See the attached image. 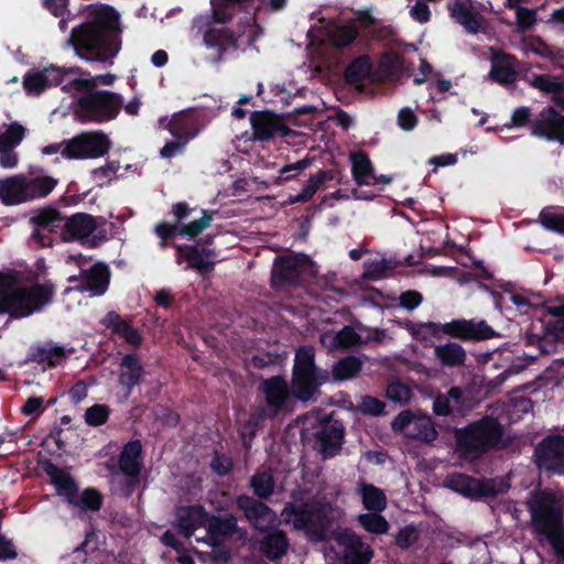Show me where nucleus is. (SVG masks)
<instances>
[{
  "label": "nucleus",
  "instance_id": "obj_1",
  "mask_svg": "<svg viewBox=\"0 0 564 564\" xmlns=\"http://www.w3.org/2000/svg\"><path fill=\"white\" fill-rule=\"evenodd\" d=\"M88 21L72 30L69 44L86 62L110 63L121 48L118 34L112 32L118 15L112 8L93 4L87 9Z\"/></svg>",
  "mask_w": 564,
  "mask_h": 564
},
{
  "label": "nucleus",
  "instance_id": "obj_2",
  "mask_svg": "<svg viewBox=\"0 0 564 564\" xmlns=\"http://www.w3.org/2000/svg\"><path fill=\"white\" fill-rule=\"evenodd\" d=\"M57 181L48 175L15 174L0 178V202L6 206H17L46 197Z\"/></svg>",
  "mask_w": 564,
  "mask_h": 564
},
{
  "label": "nucleus",
  "instance_id": "obj_3",
  "mask_svg": "<svg viewBox=\"0 0 564 564\" xmlns=\"http://www.w3.org/2000/svg\"><path fill=\"white\" fill-rule=\"evenodd\" d=\"M529 505L536 529L564 558L562 502L550 494L541 492L534 495Z\"/></svg>",
  "mask_w": 564,
  "mask_h": 564
},
{
  "label": "nucleus",
  "instance_id": "obj_4",
  "mask_svg": "<svg viewBox=\"0 0 564 564\" xmlns=\"http://www.w3.org/2000/svg\"><path fill=\"white\" fill-rule=\"evenodd\" d=\"M53 290L50 285L11 283L8 292L0 297V313L13 317H25L42 310L50 303Z\"/></svg>",
  "mask_w": 564,
  "mask_h": 564
},
{
  "label": "nucleus",
  "instance_id": "obj_5",
  "mask_svg": "<svg viewBox=\"0 0 564 564\" xmlns=\"http://www.w3.org/2000/svg\"><path fill=\"white\" fill-rule=\"evenodd\" d=\"M502 434L500 424L495 419H484L456 432L459 448L477 457L496 445Z\"/></svg>",
  "mask_w": 564,
  "mask_h": 564
},
{
  "label": "nucleus",
  "instance_id": "obj_6",
  "mask_svg": "<svg viewBox=\"0 0 564 564\" xmlns=\"http://www.w3.org/2000/svg\"><path fill=\"white\" fill-rule=\"evenodd\" d=\"M313 347H302L296 351L293 368L292 392L300 400H310L326 375L318 373L314 365Z\"/></svg>",
  "mask_w": 564,
  "mask_h": 564
},
{
  "label": "nucleus",
  "instance_id": "obj_7",
  "mask_svg": "<svg viewBox=\"0 0 564 564\" xmlns=\"http://www.w3.org/2000/svg\"><path fill=\"white\" fill-rule=\"evenodd\" d=\"M122 99L111 91H98L78 99L74 110L75 117L83 121H108L117 117Z\"/></svg>",
  "mask_w": 564,
  "mask_h": 564
},
{
  "label": "nucleus",
  "instance_id": "obj_8",
  "mask_svg": "<svg viewBox=\"0 0 564 564\" xmlns=\"http://www.w3.org/2000/svg\"><path fill=\"white\" fill-rule=\"evenodd\" d=\"M45 471L50 476L51 481L56 487L57 492L61 496H64L68 503L72 505L75 509L78 511L99 510L101 506V497L96 490L86 489L82 492H78L70 476L53 464H47L45 466Z\"/></svg>",
  "mask_w": 564,
  "mask_h": 564
},
{
  "label": "nucleus",
  "instance_id": "obj_9",
  "mask_svg": "<svg viewBox=\"0 0 564 564\" xmlns=\"http://www.w3.org/2000/svg\"><path fill=\"white\" fill-rule=\"evenodd\" d=\"M111 141L102 131L83 132L68 140L69 160H87L104 156L109 152Z\"/></svg>",
  "mask_w": 564,
  "mask_h": 564
},
{
  "label": "nucleus",
  "instance_id": "obj_10",
  "mask_svg": "<svg viewBox=\"0 0 564 564\" xmlns=\"http://www.w3.org/2000/svg\"><path fill=\"white\" fill-rule=\"evenodd\" d=\"M313 262L303 253H291L279 258L272 270V282L281 286L284 282L293 283L306 272H313Z\"/></svg>",
  "mask_w": 564,
  "mask_h": 564
},
{
  "label": "nucleus",
  "instance_id": "obj_11",
  "mask_svg": "<svg viewBox=\"0 0 564 564\" xmlns=\"http://www.w3.org/2000/svg\"><path fill=\"white\" fill-rule=\"evenodd\" d=\"M333 509L330 506H323L315 509L311 505L296 506L290 503L283 509L281 517L285 524L292 525L295 530L306 529L308 525H317L326 518Z\"/></svg>",
  "mask_w": 564,
  "mask_h": 564
},
{
  "label": "nucleus",
  "instance_id": "obj_12",
  "mask_svg": "<svg viewBox=\"0 0 564 564\" xmlns=\"http://www.w3.org/2000/svg\"><path fill=\"white\" fill-rule=\"evenodd\" d=\"M535 457L539 468L555 473H563L564 438L562 436L545 438L536 448Z\"/></svg>",
  "mask_w": 564,
  "mask_h": 564
},
{
  "label": "nucleus",
  "instance_id": "obj_13",
  "mask_svg": "<svg viewBox=\"0 0 564 564\" xmlns=\"http://www.w3.org/2000/svg\"><path fill=\"white\" fill-rule=\"evenodd\" d=\"M97 228V223L91 215L76 214L64 224L62 237L65 241L78 240L95 246L96 237H91Z\"/></svg>",
  "mask_w": 564,
  "mask_h": 564
},
{
  "label": "nucleus",
  "instance_id": "obj_14",
  "mask_svg": "<svg viewBox=\"0 0 564 564\" xmlns=\"http://www.w3.org/2000/svg\"><path fill=\"white\" fill-rule=\"evenodd\" d=\"M250 122L253 135L260 141H265L276 135L285 137L290 133V129L284 124L283 120L269 111H257L250 116Z\"/></svg>",
  "mask_w": 564,
  "mask_h": 564
},
{
  "label": "nucleus",
  "instance_id": "obj_15",
  "mask_svg": "<svg viewBox=\"0 0 564 564\" xmlns=\"http://www.w3.org/2000/svg\"><path fill=\"white\" fill-rule=\"evenodd\" d=\"M441 330L462 340H481L492 337L494 330L484 321H453L441 324Z\"/></svg>",
  "mask_w": 564,
  "mask_h": 564
},
{
  "label": "nucleus",
  "instance_id": "obj_16",
  "mask_svg": "<svg viewBox=\"0 0 564 564\" xmlns=\"http://www.w3.org/2000/svg\"><path fill=\"white\" fill-rule=\"evenodd\" d=\"M337 541L343 549L347 564H368L373 555L369 544L365 543L357 534L345 530L337 535Z\"/></svg>",
  "mask_w": 564,
  "mask_h": 564
},
{
  "label": "nucleus",
  "instance_id": "obj_17",
  "mask_svg": "<svg viewBox=\"0 0 564 564\" xmlns=\"http://www.w3.org/2000/svg\"><path fill=\"white\" fill-rule=\"evenodd\" d=\"M447 8L451 18L468 33L476 34L480 30L484 18L476 11L471 0H449Z\"/></svg>",
  "mask_w": 564,
  "mask_h": 564
},
{
  "label": "nucleus",
  "instance_id": "obj_18",
  "mask_svg": "<svg viewBox=\"0 0 564 564\" xmlns=\"http://www.w3.org/2000/svg\"><path fill=\"white\" fill-rule=\"evenodd\" d=\"M237 502L239 508L243 510L246 518L256 529L265 531L275 524V513L264 503L247 496L239 497Z\"/></svg>",
  "mask_w": 564,
  "mask_h": 564
},
{
  "label": "nucleus",
  "instance_id": "obj_19",
  "mask_svg": "<svg viewBox=\"0 0 564 564\" xmlns=\"http://www.w3.org/2000/svg\"><path fill=\"white\" fill-rule=\"evenodd\" d=\"M533 134L564 143V117L552 109L543 111L533 124Z\"/></svg>",
  "mask_w": 564,
  "mask_h": 564
},
{
  "label": "nucleus",
  "instance_id": "obj_20",
  "mask_svg": "<svg viewBox=\"0 0 564 564\" xmlns=\"http://www.w3.org/2000/svg\"><path fill=\"white\" fill-rule=\"evenodd\" d=\"M343 427L338 422H325L317 432L316 446L324 457L335 455L341 444Z\"/></svg>",
  "mask_w": 564,
  "mask_h": 564
},
{
  "label": "nucleus",
  "instance_id": "obj_21",
  "mask_svg": "<svg viewBox=\"0 0 564 564\" xmlns=\"http://www.w3.org/2000/svg\"><path fill=\"white\" fill-rule=\"evenodd\" d=\"M160 126L169 130L173 137L181 138L185 141H189L198 133L195 119L187 112H178L169 119H161Z\"/></svg>",
  "mask_w": 564,
  "mask_h": 564
},
{
  "label": "nucleus",
  "instance_id": "obj_22",
  "mask_svg": "<svg viewBox=\"0 0 564 564\" xmlns=\"http://www.w3.org/2000/svg\"><path fill=\"white\" fill-rule=\"evenodd\" d=\"M83 284L78 288L82 292H89L91 296L106 292L109 283V271L106 265L94 264L89 270L80 274Z\"/></svg>",
  "mask_w": 564,
  "mask_h": 564
},
{
  "label": "nucleus",
  "instance_id": "obj_23",
  "mask_svg": "<svg viewBox=\"0 0 564 564\" xmlns=\"http://www.w3.org/2000/svg\"><path fill=\"white\" fill-rule=\"evenodd\" d=\"M208 513L202 507H182L177 510L176 524L186 538L197 528H206Z\"/></svg>",
  "mask_w": 564,
  "mask_h": 564
},
{
  "label": "nucleus",
  "instance_id": "obj_24",
  "mask_svg": "<svg viewBox=\"0 0 564 564\" xmlns=\"http://www.w3.org/2000/svg\"><path fill=\"white\" fill-rule=\"evenodd\" d=\"M364 334L361 328L356 332L355 328L346 326L339 332H326L321 335V344L328 349L349 348L362 344Z\"/></svg>",
  "mask_w": 564,
  "mask_h": 564
},
{
  "label": "nucleus",
  "instance_id": "obj_25",
  "mask_svg": "<svg viewBox=\"0 0 564 564\" xmlns=\"http://www.w3.org/2000/svg\"><path fill=\"white\" fill-rule=\"evenodd\" d=\"M489 77L499 84H511L517 78L514 59L512 56L494 51Z\"/></svg>",
  "mask_w": 564,
  "mask_h": 564
},
{
  "label": "nucleus",
  "instance_id": "obj_26",
  "mask_svg": "<svg viewBox=\"0 0 564 564\" xmlns=\"http://www.w3.org/2000/svg\"><path fill=\"white\" fill-rule=\"evenodd\" d=\"M57 75L54 85L62 86L67 91L87 90L90 80L88 76L78 67L61 68L54 67Z\"/></svg>",
  "mask_w": 564,
  "mask_h": 564
},
{
  "label": "nucleus",
  "instance_id": "obj_27",
  "mask_svg": "<svg viewBox=\"0 0 564 564\" xmlns=\"http://www.w3.org/2000/svg\"><path fill=\"white\" fill-rule=\"evenodd\" d=\"M143 375V368L134 355H127L120 364L119 384L124 389L128 398L131 389L137 386Z\"/></svg>",
  "mask_w": 564,
  "mask_h": 564
},
{
  "label": "nucleus",
  "instance_id": "obj_28",
  "mask_svg": "<svg viewBox=\"0 0 564 564\" xmlns=\"http://www.w3.org/2000/svg\"><path fill=\"white\" fill-rule=\"evenodd\" d=\"M237 527V521L234 517H227L225 519L209 517L207 521V535L198 541L207 543L212 546H216L219 544V536H225L235 532Z\"/></svg>",
  "mask_w": 564,
  "mask_h": 564
},
{
  "label": "nucleus",
  "instance_id": "obj_29",
  "mask_svg": "<svg viewBox=\"0 0 564 564\" xmlns=\"http://www.w3.org/2000/svg\"><path fill=\"white\" fill-rule=\"evenodd\" d=\"M261 390L265 395L267 403L274 408L282 406L290 395L288 382L281 377L264 380Z\"/></svg>",
  "mask_w": 564,
  "mask_h": 564
},
{
  "label": "nucleus",
  "instance_id": "obj_30",
  "mask_svg": "<svg viewBox=\"0 0 564 564\" xmlns=\"http://www.w3.org/2000/svg\"><path fill=\"white\" fill-rule=\"evenodd\" d=\"M57 73L54 67L28 73L23 78V86L28 94H40L47 87L54 86Z\"/></svg>",
  "mask_w": 564,
  "mask_h": 564
},
{
  "label": "nucleus",
  "instance_id": "obj_31",
  "mask_svg": "<svg viewBox=\"0 0 564 564\" xmlns=\"http://www.w3.org/2000/svg\"><path fill=\"white\" fill-rule=\"evenodd\" d=\"M354 178L358 185H375L377 176L373 174L372 164L369 158L361 153L350 155Z\"/></svg>",
  "mask_w": 564,
  "mask_h": 564
},
{
  "label": "nucleus",
  "instance_id": "obj_32",
  "mask_svg": "<svg viewBox=\"0 0 564 564\" xmlns=\"http://www.w3.org/2000/svg\"><path fill=\"white\" fill-rule=\"evenodd\" d=\"M445 485L452 490L470 498L484 494L482 485L477 479L460 474L448 476L445 480Z\"/></svg>",
  "mask_w": 564,
  "mask_h": 564
},
{
  "label": "nucleus",
  "instance_id": "obj_33",
  "mask_svg": "<svg viewBox=\"0 0 564 564\" xmlns=\"http://www.w3.org/2000/svg\"><path fill=\"white\" fill-rule=\"evenodd\" d=\"M357 492L361 497L364 507L367 510L381 512L387 507V499L383 491L373 485L359 484Z\"/></svg>",
  "mask_w": 564,
  "mask_h": 564
},
{
  "label": "nucleus",
  "instance_id": "obj_34",
  "mask_svg": "<svg viewBox=\"0 0 564 564\" xmlns=\"http://www.w3.org/2000/svg\"><path fill=\"white\" fill-rule=\"evenodd\" d=\"M141 443L139 441L129 442L122 449L119 459V466L122 473L134 476L140 469Z\"/></svg>",
  "mask_w": 564,
  "mask_h": 564
},
{
  "label": "nucleus",
  "instance_id": "obj_35",
  "mask_svg": "<svg viewBox=\"0 0 564 564\" xmlns=\"http://www.w3.org/2000/svg\"><path fill=\"white\" fill-rule=\"evenodd\" d=\"M434 352L440 362L447 367L463 365L466 358L464 348L456 343L438 345L435 347Z\"/></svg>",
  "mask_w": 564,
  "mask_h": 564
},
{
  "label": "nucleus",
  "instance_id": "obj_36",
  "mask_svg": "<svg viewBox=\"0 0 564 564\" xmlns=\"http://www.w3.org/2000/svg\"><path fill=\"white\" fill-rule=\"evenodd\" d=\"M104 324L107 327H111L115 333L120 335L123 339H126L129 344L133 346H138L141 343V337L139 333L128 325L121 317L116 313H109L104 318Z\"/></svg>",
  "mask_w": 564,
  "mask_h": 564
},
{
  "label": "nucleus",
  "instance_id": "obj_37",
  "mask_svg": "<svg viewBox=\"0 0 564 564\" xmlns=\"http://www.w3.org/2000/svg\"><path fill=\"white\" fill-rule=\"evenodd\" d=\"M398 324L405 328L415 339L427 340L432 337H437L441 330V324L433 322L429 323H414L411 321L398 322Z\"/></svg>",
  "mask_w": 564,
  "mask_h": 564
},
{
  "label": "nucleus",
  "instance_id": "obj_38",
  "mask_svg": "<svg viewBox=\"0 0 564 564\" xmlns=\"http://www.w3.org/2000/svg\"><path fill=\"white\" fill-rule=\"evenodd\" d=\"M288 541L284 534L276 532L269 534L261 542V552L270 560L282 556L288 550Z\"/></svg>",
  "mask_w": 564,
  "mask_h": 564
},
{
  "label": "nucleus",
  "instance_id": "obj_39",
  "mask_svg": "<svg viewBox=\"0 0 564 564\" xmlns=\"http://www.w3.org/2000/svg\"><path fill=\"white\" fill-rule=\"evenodd\" d=\"M62 217L59 213L53 208H42L31 214L30 223L37 229L54 230L59 227Z\"/></svg>",
  "mask_w": 564,
  "mask_h": 564
},
{
  "label": "nucleus",
  "instance_id": "obj_40",
  "mask_svg": "<svg viewBox=\"0 0 564 564\" xmlns=\"http://www.w3.org/2000/svg\"><path fill=\"white\" fill-rule=\"evenodd\" d=\"M530 85L542 93L553 96L564 94V79L557 76L549 74L539 75L530 82Z\"/></svg>",
  "mask_w": 564,
  "mask_h": 564
},
{
  "label": "nucleus",
  "instance_id": "obj_41",
  "mask_svg": "<svg viewBox=\"0 0 564 564\" xmlns=\"http://www.w3.org/2000/svg\"><path fill=\"white\" fill-rule=\"evenodd\" d=\"M361 360L357 357H346L339 360L333 368V376L336 380H348L354 378L361 370Z\"/></svg>",
  "mask_w": 564,
  "mask_h": 564
},
{
  "label": "nucleus",
  "instance_id": "obj_42",
  "mask_svg": "<svg viewBox=\"0 0 564 564\" xmlns=\"http://www.w3.org/2000/svg\"><path fill=\"white\" fill-rule=\"evenodd\" d=\"M371 70V63L368 57L360 56L348 65L345 72L347 82L359 84L365 80Z\"/></svg>",
  "mask_w": 564,
  "mask_h": 564
},
{
  "label": "nucleus",
  "instance_id": "obj_43",
  "mask_svg": "<svg viewBox=\"0 0 564 564\" xmlns=\"http://www.w3.org/2000/svg\"><path fill=\"white\" fill-rule=\"evenodd\" d=\"M414 433L409 437L419 438L424 442H433L437 437V432L433 425L431 417L422 414H417L414 424Z\"/></svg>",
  "mask_w": 564,
  "mask_h": 564
},
{
  "label": "nucleus",
  "instance_id": "obj_44",
  "mask_svg": "<svg viewBox=\"0 0 564 564\" xmlns=\"http://www.w3.org/2000/svg\"><path fill=\"white\" fill-rule=\"evenodd\" d=\"M328 36L334 46L344 47L356 39L357 30L351 24L335 25L329 30Z\"/></svg>",
  "mask_w": 564,
  "mask_h": 564
},
{
  "label": "nucleus",
  "instance_id": "obj_45",
  "mask_svg": "<svg viewBox=\"0 0 564 564\" xmlns=\"http://www.w3.org/2000/svg\"><path fill=\"white\" fill-rule=\"evenodd\" d=\"M327 178H328V173L324 172V171H321V172L312 175L307 180V183L304 185L302 191L297 195L290 197V202L291 203H300V202L308 200L317 192L319 186Z\"/></svg>",
  "mask_w": 564,
  "mask_h": 564
},
{
  "label": "nucleus",
  "instance_id": "obj_46",
  "mask_svg": "<svg viewBox=\"0 0 564 564\" xmlns=\"http://www.w3.org/2000/svg\"><path fill=\"white\" fill-rule=\"evenodd\" d=\"M359 523L371 533L383 534L389 530L388 521L378 512L365 513L358 517Z\"/></svg>",
  "mask_w": 564,
  "mask_h": 564
},
{
  "label": "nucleus",
  "instance_id": "obj_47",
  "mask_svg": "<svg viewBox=\"0 0 564 564\" xmlns=\"http://www.w3.org/2000/svg\"><path fill=\"white\" fill-rule=\"evenodd\" d=\"M525 52H532L536 55L550 58L552 61H557L563 57L560 51L554 47L541 42L538 39H531L524 43Z\"/></svg>",
  "mask_w": 564,
  "mask_h": 564
},
{
  "label": "nucleus",
  "instance_id": "obj_48",
  "mask_svg": "<svg viewBox=\"0 0 564 564\" xmlns=\"http://www.w3.org/2000/svg\"><path fill=\"white\" fill-rule=\"evenodd\" d=\"M25 135V128L17 122L11 123L0 135V147L13 148L20 144Z\"/></svg>",
  "mask_w": 564,
  "mask_h": 564
},
{
  "label": "nucleus",
  "instance_id": "obj_49",
  "mask_svg": "<svg viewBox=\"0 0 564 564\" xmlns=\"http://www.w3.org/2000/svg\"><path fill=\"white\" fill-rule=\"evenodd\" d=\"M254 494L260 498H268L274 488V481L269 473H260L252 477L251 480Z\"/></svg>",
  "mask_w": 564,
  "mask_h": 564
},
{
  "label": "nucleus",
  "instance_id": "obj_50",
  "mask_svg": "<svg viewBox=\"0 0 564 564\" xmlns=\"http://www.w3.org/2000/svg\"><path fill=\"white\" fill-rule=\"evenodd\" d=\"M417 414H414L410 411H402L392 422V429L395 432H400L405 436H410L414 433V421Z\"/></svg>",
  "mask_w": 564,
  "mask_h": 564
},
{
  "label": "nucleus",
  "instance_id": "obj_51",
  "mask_svg": "<svg viewBox=\"0 0 564 564\" xmlns=\"http://www.w3.org/2000/svg\"><path fill=\"white\" fill-rule=\"evenodd\" d=\"M213 219V215L206 210L203 212V216L197 219L191 221L188 225L180 228V235L187 236L189 238H194L198 234H200L204 229L209 227Z\"/></svg>",
  "mask_w": 564,
  "mask_h": 564
},
{
  "label": "nucleus",
  "instance_id": "obj_52",
  "mask_svg": "<svg viewBox=\"0 0 564 564\" xmlns=\"http://www.w3.org/2000/svg\"><path fill=\"white\" fill-rule=\"evenodd\" d=\"M540 220L544 228L564 234V213L543 210L540 214Z\"/></svg>",
  "mask_w": 564,
  "mask_h": 564
},
{
  "label": "nucleus",
  "instance_id": "obj_53",
  "mask_svg": "<svg viewBox=\"0 0 564 564\" xmlns=\"http://www.w3.org/2000/svg\"><path fill=\"white\" fill-rule=\"evenodd\" d=\"M513 9L516 10V24L520 31H527L535 24L536 12L534 10L519 6Z\"/></svg>",
  "mask_w": 564,
  "mask_h": 564
},
{
  "label": "nucleus",
  "instance_id": "obj_54",
  "mask_svg": "<svg viewBox=\"0 0 564 564\" xmlns=\"http://www.w3.org/2000/svg\"><path fill=\"white\" fill-rule=\"evenodd\" d=\"M310 165H311V160L310 159H303V160H300V161H297L295 163L288 164V165L283 166L279 171L278 182L282 183V182H286V181L293 178L297 174L302 173Z\"/></svg>",
  "mask_w": 564,
  "mask_h": 564
},
{
  "label": "nucleus",
  "instance_id": "obj_55",
  "mask_svg": "<svg viewBox=\"0 0 564 564\" xmlns=\"http://www.w3.org/2000/svg\"><path fill=\"white\" fill-rule=\"evenodd\" d=\"M109 415V409L105 404H95L87 409L85 420L89 425L98 426L104 424Z\"/></svg>",
  "mask_w": 564,
  "mask_h": 564
},
{
  "label": "nucleus",
  "instance_id": "obj_56",
  "mask_svg": "<svg viewBox=\"0 0 564 564\" xmlns=\"http://www.w3.org/2000/svg\"><path fill=\"white\" fill-rule=\"evenodd\" d=\"M386 394L389 400L398 403H405L411 398L410 389L400 382L389 384Z\"/></svg>",
  "mask_w": 564,
  "mask_h": 564
},
{
  "label": "nucleus",
  "instance_id": "obj_57",
  "mask_svg": "<svg viewBox=\"0 0 564 564\" xmlns=\"http://www.w3.org/2000/svg\"><path fill=\"white\" fill-rule=\"evenodd\" d=\"M409 14L414 21L421 24L427 23L431 19L430 7L421 0L415 1L414 4L411 6Z\"/></svg>",
  "mask_w": 564,
  "mask_h": 564
},
{
  "label": "nucleus",
  "instance_id": "obj_58",
  "mask_svg": "<svg viewBox=\"0 0 564 564\" xmlns=\"http://www.w3.org/2000/svg\"><path fill=\"white\" fill-rule=\"evenodd\" d=\"M361 334H364L362 344H383L392 339L387 330L379 328H361Z\"/></svg>",
  "mask_w": 564,
  "mask_h": 564
},
{
  "label": "nucleus",
  "instance_id": "obj_59",
  "mask_svg": "<svg viewBox=\"0 0 564 564\" xmlns=\"http://www.w3.org/2000/svg\"><path fill=\"white\" fill-rule=\"evenodd\" d=\"M359 409L364 413L379 415L383 412L384 403L372 397H364L360 400Z\"/></svg>",
  "mask_w": 564,
  "mask_h": 564
},
{
  "label": "nucleus",
  "instance_id": "obj_60",
  "mask_svg": "<svg viewBox=\"0 0 564 564\" xmlns=\"http://www.w3.org/2000/svg\"><path fill=\"white\" fill-rule=\"evenodd\" d=\"M422 301V294L416 291H405L401 293L399 297L400 305L406 311H412L419 307Z\"/></svg>",
  "mask_w": 564,
  "mask_h": 564
},
{
  "label": "nucleus",
  "instance_id": "obj_61",
  "mask_svg": "<svg viewBox=\"0 0 564 564\" xmlns=\"http://www.w3.org/2000/svg\"><path fill=\"white\" fill-rule=\"evenodd\" d=\"M417 540V532L413 527L401 529L395 538L397 544L402 549H408Z\"/></svg>",
  "mask_w": 564,
  "mask_h": 564
},
{
  "label": "nucleus",
  "instance_id": "obj_62",
  "mask_svg": "<svg viewBox=\"0 0 564 564\" xmlns=\"http://www.w3.org/2000/svg\"><path fill=\"white\" fill-rule=\"evenodd\" d=\"M188 261L192 268H195L200 272H208L213 268V261L209 257L198 253L197 251L189 256Z\"/></svg>",
  "mask_w": 564,
  "mask_h": 564
},
{
  "label": "nucleus",
  "instance_id": "obj_63",
  "mask_svg": "<svg viewBox=\"0 0 564 564\" xmlns=\"http://www.w3.org/2000/svg\"><path fill=\"white\" fill-rule=\"evenodd\" d=\"M417 123V118L410 108H402L398 116V124L401 129L410 131Z\"/></svg>",
  "mask_w": 564,
  "mask_h": 564
},
{
  "label": "nucleus",
  "instance_id": "obj_64",
  "mask_svg": "<svg viewBox=\"0 0 564 564\" xmlns=\"http://www.w3.org/2000/svg\"><path fill=\"white\" fill-rule=\"evenodd\" d=\"M187 142L188 141H185L181 138H175L174 141L166 142L165 145L161 149V156L169 159L176 155L177 153H181Z\"/></svg>",
  "mask_w": 564,
  "mask_h": 564
}]
</instances>
